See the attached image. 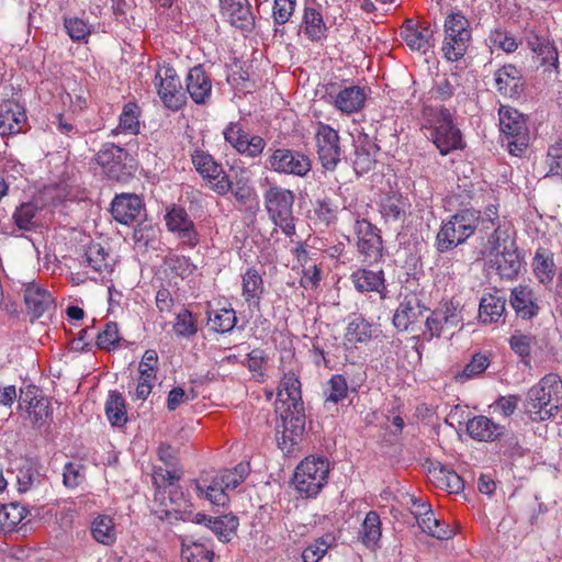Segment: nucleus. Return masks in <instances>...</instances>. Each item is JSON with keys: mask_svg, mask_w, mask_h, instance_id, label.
<instances>
[{"mask_svg": "<svg viewBox=\"0 0 562 562\" xmlns=\"http://www.w3.org/2000/svg\"><path fill=\"white\" fill-rule=\"evenodd\" d=\"M497 91L507 98L517 99L525 90V81L521 70L513 64H506L494 74Z\"/></svg>", "mask_w": 562, "mask_h": 562, "instance_id": "aec40b11", "label": "nucleus"}, {"mask_svg": "<svg viewBox=\"0 0 562 562\" xmlns=\"http://www.w3.org/2000/svg\"><path fill=\"white\" fill-rule=\"evenodd\" d=\"M536 57L539 65L544 67V72H554L555 76L560 74L559 52L550 40L538 48Z\"/></svg>", "mask_w": 562, "mask_h": 562, "instance_id": "8fccbe9b", "label": "nucleus"}, {"mask_svg": "<svg viewBox=\"0 0 562 562\" xmlns=\"http://www.w3.org/2000/svg\"><path fill=\"white\" fill-rule=\"evenodd\" d=\"M221 13L235 27L251 31L255 16L249 0H220Z\"/></svg>", "mask_w": 562, "mask_h": 562, "instance_id": "412c9836", "label": "nucleus"}, {"mask_svg": "<svg viewBox=\"0 0 562 562\" xmlns=\"http://www.w3.org/2000/svg\"><path fill=\"white\" fill-rule=\"evenodd\" d=\"M91 535L93 539L104 546H111L115 542L116 533L112 517L99 515L91 524Z\"/></svg>", "mask_w": 562, "mask_h": 562, "instance_id": "37998d69", "label": "nucleus"}, {"mask_svg": "<svg viewBox=\"0 0 562 562\" xmlns=\"http://www.w3.org/2000/svg\"><path fill=\"white\" fill-rule=\"evenodd\" d=\"M533 271L539 282H551L555 274L553 255L544 249H538L533 258Z\"/></svg>", "mask_w": 562, "mask_h": 562, "instance_id": "c03bdc74", "label": "nucleus"}, {"mask_svg": "<svg viewBox=\"0 0 562 562\" xmlns=\"http://www.w3.org/2000/svg\"><path fill=\"white\" fill-rule=\"evenodd\" d=\"M426 311L427 307L423 303L422 295L411 291L403 296L396 308L393 315V325L398 330H407L411 325L422 319Z\"/></svg>", "mask_w": 562, "mask_h": 562, "instance_id": "6ab92c4d", "label": "nucleus"}, {"mask_svg": "<svg viewBox=\"0 0 562 562\" xmlns=\"http://www.w3.org/2000/svg\"><path fill=\"white\" fill-rule=\"evenodd\" d=\"M402 36L406 45L413 49L426 53L434 46V31L429 24H420L415 26L412 21L402 31Z\"/></svg>", "mask_w": 562, "mask_h": 562, "instance_id": "2f4dec72", "label": "nucleus"}, {"mask_svg": "<svg viewBox=\"0 0 562 562\" xmlns=\"http://www.w3.org/2000/svg\"><path fill=\"white\" fill-rule=\"evenodd\" d=\"M105 414L112 426L121 427L126 424L125 400L120 392H110L105 403Z\"/></svg>", "mask_w": 562, "mask_h": 562, "instance_id": "79ce46f5", "label": "nucleus"}, {"mask_svg": "<svg viewBox=\"0 0 562 562\" xmlns=\"http://www.w3.org/2000/svg\"><path fill=\"white\" fill-rule=\"evenodd\" d=\"M282 430H277V442L281 450L290 453L305 429L304 404H288L281 414Z\"/></svg>", "mask_w": 562, "mask_h": 562, "instance_id": "f8f14e48", "label": "nucleus"}, {"mask_svg": "<svg viewBox=\"0 0 562 562\" xmlns=\"http://www.w3.org/2000/svg\"><path fill=\"white\" fill-rule=\"evenodd\" d=\"M223 135L224 139L239 155L251 159L260 157L267 145L266 140L261 136L250 134L238 122L229 123L225 127Z\"/></svg>", "mask_w": 562, "mask_h": 562, "instance_id": "4468645a", "label": "nucleus"}, {"mask_svg": "<svg viewBox=\"0 0 562 562\" xmlns=\"http://www.w3.org/2000/svg\"><path fill=\"white\" fill-rule=\"evenodd\" d=\"M467 432L476 441H499L504 454H519L521 447L517 436L506 426L495 423L493 419L479 415L469 419Z\"/></svg>", "mask_w": 562, "mask_h": 562, "instance_id": "20e7f679", "label": "nucleus"}, {"mask_svg": "<svg viewBox=\"0 0 562 562\" xmlns=\"http://www.w3.org/2000/svg\"><path fill=\"white\" fill-rule=\"evenodd\" d=\"M381 214L386 221H400L405 215L404 202L398 196H387L381 203Z\"/></svg>", "mask_w": 562, "mask_h": 562, "instance_id": "338daca9", "label": "nucleus"}, {"mask_svg": "<svg viewBox=\"0 0 562 562\" xmlns=\"http://www.w3.org/2000/svg\"><path fill=\"white\" fill-rule=\"evenodd\" d=\"M195 488L200 497L206 498L215 506H225L228 502L227 488H214L206 482H195Z\"/></svg>", "mask_w": 562, "mask_h": 562, "instance_id": "69168bd1", "label": "nucleus"}, {"mask_svg": "<svg viewBox=\"0 0 562 562\" xmlns=\"http://www.w3.org/2000/svg\"><path fill=\"white\" fill-rule=\"evenodd\" d=\"M157 92L166 108L178 111L187 102L180 78L172 67H164L155 75Z\"/></svg>", "mask_w": 562, "mask_h": 562, "instance_id": "ddd939ff", "label": "nucleus"}, {"mask_svg": "<svg viewBox=\"0 0 562 562\" xmlns=\"http://www.w3.org/2000/svg\"><path fill=\"white\" fill-rule=\"evenodd\" d=\"M355 233L358 237L357 247L368 262H375L382 257V237L379 229L367 220H357Z\"/></svg>", "mask_w": 562, "mask_h": 562, "instance_id": "a211bd4d", "label": "nucleus"}, {"mask_svg": "<svg viewBox=\"0 0 562 562\" xmlns=\"http://www.w3.org/2000/svg\"><path fill=\"white\" fill-rule=\"evenodd\" d=\"M85 261L99 273L110 272L112 270L109 252L99 243H91L88 245L85 252Z\"/></svg>", "mask_w": 562, "mask_h": 562, "instance_id": "a19ab883", "label": "nucleus"}, {"mask_svg": "<svg viewBox=\"0 0 562 562\" xmlns=\"http://www.w3.org/2000/svg\"><path fill=\"white\" fill-rule=\"evenodd\" d=\"M263 199L267 212L272 222L279 226L286 236L294 235L293 192L281 187H271L265 192Z\"/></svg>", "mask_w": 562, "mask_h": 562, "instance_id": "6e6552de", "label": "nucleus"}, {"mask_svg": "<svg viewBox=\"0 0 562 562\" xmlns=\"http://www.w3.org/2000/svg\"><path fill=\"white\" fill-rule=\"evenodd\" d=\"M499 126L507 139V147L512 155L521 156L530 142V132L527 117L517 109L501 105L498 111Z\"/></svg>", "mask_w": 562, "mask_h": 562, "instance_id": "423d86ee", "label": "nucleus"}, {"mask_svg": "<svg viewBox=\"0 0 562 562\" xmlns=\"http://www.w3.org/2000/svg\"><path fill=\"white\" fill-rule=\"evenodd\" d=\"M26 124L25 110L16 102L7 101L0 108V135H14Z\"/></svg>", "mask_w": 562, "mask_h": 562, "instance_id": "cd10ccee", "label": "nucleus"}, {"mask_svg": "<svg viewBox=\"0 0 562 562\" xmlns=\"http://www.w3.org/2000/svg\"><path fill=\"white\" fill-rule=\"evenodd\" d=\"M490 43L505 53H514L518 48V42L507 31L496 27L488 35Z\"/></svg>", "mask_w": 562, "mask_h": 562, "instance_id": "0e129e2a", "label": "nucleus"}, {"mask_svg": "<svg viewBox=\"0 0 562 562\" xmlns=\"http://www.w3.org/2000/svg\"><path fill=\"white\" fill-rule=\"evenodd\" d=\"M326 90L334 108L346 115L360 112L368 98L366 89L357 85L329 83Z\"/></svg>", "mask_w": 562, "mask_h": 562, "instance_id": "2eb2a0df", "label": "nucleus"}, {"mask_svg": "<svg viewBox=\"0 0 562 562\" xmlns=\"http://www.w3.org/2000/svg\"><path fill=\"white\" fill-rule=\"evenodd\" d=\"M139 108L136 103L128 102L124 105L123 111L120 115V123L116 130L112 131V134H116L117 130L121 132L130 133L133 135L139 132Z\"/></svg>", "mask_w": 562, "mask_h": 562, "instance_id": "09e8293b", "label": "nucleus"}, {"mask_svg": "<svg viewBox=\"0 0 562 562\" xmlns=\"http://www.w3.org/2000/svg\"><path fill=\"white\" fill-rule=\"evenodd\" d=\"M191 159L198 173L209 183L213 191L217 179H222V176H227L222 165L207 151L196 149L192 154Z\"/></svg>", "mask_w": 562, "mask_h": 562, "instance_id": "c85d7f7f", "label": "nucleus"}, {"mask_svg": "<svg viewBox=\"0 0 562 562\" xmlns=\"http://www.w3.org/2000/svg\"><path fill=\"white\" fill-rule=\"evenodd\" d=\"M113 218L124 225L138 222L143 213L142 200L136 194L116 195L111 204Z\"/></svg>", "mask_w": 562, "mask_h": 562, "instance_id": "4be33fe9", "label": "nucleus"}, {"mask_svg": "<svg viewBox=\"0 0 562 562\" xmlns=\"http://www.w3.org/2000/svg\"><path fill=\"white\" fill-rule=\"evenodd\" d=\"M329 463L322 457H307L296 467L293 484L297 492L308 497L316 496L326 485Z\"/></svg>", "mask_w": 562, "mask_h": 562, "instance_id": "39448f33", "label": "nucleus"}, {"mask_svg": "<svg viewBox=\"0 0 562 562\" xmlns=\"http://www.w3.org/2000/svg\"><path fill=\"white\" fill-rule=\"evenodd\" d=\"M238 519L235 516L212 517L209 528L223 542H228L231 536L237 530Z\"/></svg>", "mask_w": 562, "mask_h": 562, "instance_id": "603ef678", "label": "nucleus"}, {"mask_svg": "<svg viewBox=\"0 0 562 562\" xmlns=\"http://www.w3.org/2000/svg\"><path fill=\"white\" fill-rule=\"evenodd\" d=\"M561 396V379L557 374H548L528 391L526 413L533 422L547 420L558 413Z\"/></svg>", "mask_w": 562, "mask_h": 562, "instance_id": "f03ea898", "label": "nucleus"}, {"mask_svg": "<svg viewBox=\"0 0 562 562\" xmlns=\"http://www.w3.org/2000/svg\"><path fill=\"white\" fill-rule=\"evenodd\" d=\"M187 92L196 104H205L211 99L212 81L204 68L199 65L188 72Z\"/></svg>", "mask_w": 562, "mask_h": 562, "instance_id": "a878e982", "label": "nucleus"}, {"mask_svg": "<svg viewBox=\"0 0 562 562\" xmlns=\"http://www.w3.org/2000/svg\"><path fill=\"white\" fill-rule=\"evenodd\" d=\"M335 544V537L330 533L317 538L302 552L303 562H319L328 549Z\"/></svg>", "mask_w": 562, "mask_h": 562, "instance_id": "de8ad7c7", "label": "nucleus"}, {"mask_svg": "<svg viewBox=\"0 0 562 562\" xmlns=\"http://www.w3.org/2000/svg\"><path fill=\"white\" fill-rule=\"evenodd\" d=\"M429 473L436 485L449 493L458 494L464 487L461 476L456 471L442 465L441 463L434 465V468L429 470Z\"/></svg>", "mask_w": 562, "mask_h": 562, "instance_id": "c9c22d12", "label": "nucleus"}, {"mask_svg": "<svg viewBox=\"0 0 562 562\" xmlns=\"http://www.w3.org/2000/svg\"><path fill=\"white\" fill-rule=\"evenodd\" d=\"M173 330L181 337H191L196 334V322L189 310L183 308L177 314Z\"/></svg>", "mask_w": 562, "mask_h": 562, "instance_id": "e2e57ef3", "label": "nucleus"}, {"mask_svg": "<svg viewBox=\"0 0 562 562\" xmlns=\"http://www.w3.org/2000/svg\"><path fill=\"white\" fill-rule=\"evenodd\" d=\"M326 24L318 9L306 7L303 15V33L313 41L318 42L326 37Z\"/></svg>", "mask_w": 562, "mask_h": 562, "instance_id": "e433bc0d", "label": "nucleus"}, {"mask_svg": "<svg viewBox=\"0 0 562 562\" xmlns=\"http://www.w3.org/2000/svg\"><path fill=\"white\" fill-rule=\"evenodd\" d=\"M214 192L218 195H226L231 192L241 205H247L256 196L255 189L251 187L249 179L245 177L232 181L228 176H222V179H217L214 183Z\"/></svg>", "mask_w": 562, "mask_h": 562, "instance_id": "393cba45", "label": "nucleus"}, {"mask_svg": "<svg viewBox=\"0 0 562 562\" xmlns=\"http://www.w3.org/2000/svg\"><path fill=\"white\" fill-rule=\"evenodd\" d=\"M250 472V465L248 462H239L233 469L221 470L222 475L221 482L227 490L236 488L243 483Z\"/></svg>", "mask_w": 562, "mask_h": 562, "instance_id": "5fc2aeb1", "label": "nucleus"}, {"mask_svg": "<svg viewBox=\"0 0 562 562\" xmlns=\"http://www.w3.org/2000/svg\"><path fill=\"white\" fill-rule=\"evenodd\" d=\"M423 130L429 131L428 138L437 147L440 155L446 156L453 150L465 148L460 128L454 123V117L445 106H425L423 110Z\"/></svg>", "mask_w": 562, "mask_h": 562, "instance_id": "f257e3e1", "label": "nucleus"}, {"mask_svg": "<svg viewBox=\"0 0 562 562\" xmlns=\"http://www.w3.org/2000/svg\"><path fill=\"white\" fill-rule=\"evenodd\" d=\"M463 316L460 303L453 300L442 302L426 318L423 336L426 340L438 338L446 330L462 327Z\"/></svg>", "mask_w": 562, "mask_h": 562, "instance_id": "9b49d317", "label": "nucleus"}, {"mask_svg": "<svg viewBox=\"0 0 562 562\" xmlns=\"http://www.w3.org/2000/svg\"><path fill=\"white\" fill-rule=\"evenodd\" d=\"M26 509L18 504L0 505V528L14 527L25 517Z\"/></svg>", "mask_w": 562, "mask_h": 562, "instance_id": "052dcab7", "label": "nucleus"}, {"mask_svg": "<svg viewBox=\"0 0 562 562\" xmlns=\"http://www.w3.org/2000/svg\"><path fill=\"white\" fill-rule=\"evenodd\" d=\"M507 245H516V243L510 237L509 224L504 222L503 225L495 227L487 237L485 251L490 255H494L495 252L504 250L505 247L508 248Z\"/></svg>", "mask_w": 562, "mask_h": 562, "instance_id": "49530a36", "label": "nucleus"}, {"mask_svg": "<svg viewBox=\"0 0 562 562\" xmlns=\"http://www.w3.org/2000/svg\"><path fill=\"white\" fill-rule=\"evenodd\" d=\"M417 522L424 532L439 540L450 539L454 535V530L449 525L436 518L431 509L419 513Z\"/></svg>", "mask_w": 562, "mask_h": 562, "instance_id": "f704fd0d", "label": "nucleus"}, {"mask_svg": "<svg viewBox=\"0 0 562 562\" xmlns=\"http://www.w3.org/2000/svg\"><path fill=\"white\" fill-rule=\"evenodd\" d=\"M29 408V416L33 426L36 428H41L43 425H45L52 414L49 409V403L45 398H31Z\"/></svg>", "mask_w": 562, "mask_h": 562, "instance_id": "bf43d9fd", "label": "nucleus"}, {"mask_svg": "<svg viewBox=\"0 0 562 562\" xmlns=\"http://www.w3.org/2000/svg\"><path fill=\"white\" fill-rule=\"evenodd\" d=\"M265 294L262 276L255 268H248L241 276V295L249 307L260 311V302Z\"/></svg>", "mask_w": 562, "mask_h": 562, "instance_id": "c756f323", "label": "nucleus"}, {"mask_svg": "<svg viewBox=\"0 0 562 562\" xmlns=\"http://www.w3.org/2000/svg\"><path fill=\"white\" fill-rule=\"evenodd\" d=\"M353 146V155L350 158L353 170L357 175L369 172L376 162L379 146L367 134L358 135Z\"/></svg>", "mask_w": 562, "mask_h": 562, "instance_id": "5701e85b", "label": "nucleus"}, {"mask_svg": "<svg viewBox=\"0 0 562 562\" xmlns=\"http://www.w3.org/2000/svg\"><path fill=\"white\" fill-rule=\"evenodd\" d=\"M351 281L357 291L382 293L385 290L384 273L382 270L358 269L351 274Z\"/></svg>", "mask_w": 562, "mask_h": 562, "instance_id": "72a5a7b5", "label": "nucleus"}, {"mask_svg": "<svg viewBox=\"0 0 562 562\" xmlns=\"http://www.w3.org/2000/svg\"><path fill=\"white\" fill-rule=\"evenodd\" d=\"M266 160V168L280 175L305 177L312 169V161L307 155L300 150L281 147L270 149Z\"/></svg>", "mask_w": 562, "mask_h": 562, "instance_id": "9d476101", "label": "nucleus"}, {"mask_svg": "<svg viewBox=\"0 0 562 562\" xmlns=\"http://www.w3.org/2000/svg\"><path fill=\"white\" fill-rule=\"evenodd\" d=\"M508 248L495 252V265L502 279L512 280L518 276L522 261L516 245H507Z\"/></svg>", "mask_w": 562, "mask_h": 562, "instance_id": "473e14b6", "label": "nucleus"}, {"mask_svg": "<svg viewBox=\"0 0 562 562\" xmlns=\"http://www.w3.org/2000/svg\"><path fill=\"white\" fill-rule=\"evenodd\" d=\"M213 555V551L202 543L187 544L182 542L181 557L184 562H212Z\"/></svg>", "mask_w": 562, "mask_h": 562, "instance_id": "13d9d810", "label": "nucleus"}, {"mask_svg": "<svg viewBox=\"0 0 562 562\" xmlns=\"http://www.w3.org/2000/svg\"><path fill=\"white\" fill-rule=\"evenodd\" d=\"M120 339L116 323L109 322L104 325L103 330L98 334L95 344L100 349L110 350L119 345Z\"/></svg>", "mask_w": 562, "mask_h": 562, "instance_id": "774afa93", "label": "nucleus"}, {"mask_svg": "<svg viewBox=\"0 0 562 562\" xmlns=\"http://www.w3.org/2000/svg\"><path fill=\"white\" fill-rule=\"evenodd\" d=\"M317 153L322 166L334 170L341 160L342 149L339 145V134L331 126L319 123L316 132Z\"/></svg>", "mask_w": 562, "mask_h": 562, "instance_id": "f3484780", "label": "nucleus"}, {"mask_svg": "<svg viewBox=\"0 0 562 562\" xmlns=\"http://www.w3.org/2000/svg\"><path fill=\"white\" fill-rule=\"evenodd\" d=\"M546 165L548 167L546 177H559L562 180V138L548 147Z\"/></svg>", "mask_w": 562, "mask_h": 562, "instance_id": "4d7b16f0", "label": "nucleus"}, {"mask_svg": "<svg viewBox=\"0 0 562 562\" xmlns=\"http://www.w3.org/2000/svg\"><path fill=\"white\" fill-rule=\"evenodd\" d=\"M509 302L516 315L522 319H531L537 316L540 311L538 296L533 290L527 285L514 288L510 293Z\"/></svg>", "mask_w": 562, "mask_h": 562, "instance_id": "bb28decb", "label": "nucleus"}, {"mask_svg": "<svg viewBox=\"0 0 562 562\" xmlns=\"http://www.w3.org/2000/svg\"><path fill=\"white\" fill-rule=\"evenodd\" d=\"M278 396L283 404L303 405L301 382L294 372L290 371L283 374Z\"/></svg>", "mask_w": 562, "mask_h": 562, "instance_id": "58836bf2", "label": "nucleus"}, {"mask_svg": "<svg viewBox=\"0 0 562 562\" xmlns=\"http://www.w3.org/2000/svg\"><path fill=\"white\" fill-rule=\"evenodd\" d=\"M445 41L442 52L450 61L461 59L469 46L471 31L469 21L460 12L450 13L445 21Z\"/></svg>", "mask_w": 562, "mask_h": 562, "instance_id": "1a4fd4ad", "label": "nucleus"}, {"mask_svg": "<svg viewBox=\"0 0 562 562\" xmlns=\"http://www.w3.org/2000/svg\"><path fill=\"white\" fill-rule=\"evenodd\" d=\"M40 207L33 202L22 203L16 207L13 220L16 226L23 231H31L36 226V215Z\"/></svg>", "mask_w": 562, "mask_h": 562, "instance_id": "3c124183", "label": "nucleus"}, {"mask_svg": "<svg viewBox=\"0 0 562 562\" xmlns=\"http://www.w3.org/2000/svg\"><path fill=\"white\" fill-rule=\"evenodd\" d=\"M86 480V467L78 462H67L64 465L63 483L67 488H76Z\"/></svg>", "mask_w": 562, "mask_h": 562, "instance_id": "680f3d73", "label": "nucleus"}, {"mask_svg": "<svg viewBox=\"0 0 562 562\" xmlns=\"http://www.w3.org/2000/svg\"><path fill=\"white\" fill-rule=\"evenodd\" d=\"M165 223L168 231L187 247L194 248L200 243V234L184 207L173 204L167 209Z\"/></svg>", "mask_w": 562, "mask_h": 562, "instance_id": "dca6fc26", "label": "nucleus"}, {"mask_svg": "<svg viewBox=\"0 0 562 562\" xmlns=\"http://www.w3.org/2000/svg\"><path fill=\"white\" fill-rule=\"evenodd\" d=\"M371 338L372 325L360 315L351 317L347 326L346 339L350 344H362Z\"/></svg>", "mask_w": 562, "mask_h": 562, "instance_id": "a18cd8bd", "label": "nucleus"}, {"mask_svg": "<svg viewBox=\"0 0 562 562\" xmlns=\"http://www.w3.org/2000/svg\"><path fill=\"white\" fill-rule=\"evenodd\" d=\"M490 363L488 356L477 352L472 356L470 362L463 368L462 372L457 374L456 379L463 382L476 378L488 368Z\"/></svg>", "mask_w": 562, "mask_h": 562, "instance_id": "6e6d98bb", "label": "nucleus"}, {"mask_svg": "<svg viewBox=\"0 0 562 562\" xmlns=\"http://www.w3.org/2000/svg\"><path fill=\"white\" fill-rule=\"evenodd\" d=\"M506 299L487 293L480 300L479 317L483 324L505 323Z\"/></svg>", "mask_w": 562, "mask_h": 562, "instance_id": "7c9ffc66", "label": "nucleus"}, {"mask_svg": "<svg viewBox=\"0 0 562 562\" xmlns=\"http://www.w3.org/2000/svg\"><path fill=\"white\" fill-rule=\"evenodd\" d=\"M480 212L464 209L443 222L436 236V248L447 252L463 244L479 226Z\"/></svg>", "mask_w": 562, "mask_h": 562, "instance_id": "7ed1b4c3", "label": "nucleus"}, {"mask_svg": "<svg viewBox=\"0 0 562 562\" xmlns=\"http://www.w3.org/2000/svg\"><path fill=\"white\" fill-rule=\"evenodd\" d=\"M24 303L33 322L42 317L54 305V300L46 289L35 282H30L24 286Z\"/></svg>", "mask_w": 562, "mask_h": 562, "instance_id": "b1692460", "label": "nucleus"}, {"mask_svg": "<svg viewBox=\"0 0 562 562\" xmlns=\"http://www.w3.org/2000/svg\"><path fill=\"white\" fill-rule=\"evenodd\" d=\"M325 394V403H334L337 404L347 397L348 394V384L347 380L342 374L333 375L328 383L327 387L324 391Z\"/></svg>", "mask_w": 562, "mask_h": 562, "instance_id": "864d4df0", "label": "nucleus"}, {"mask_svg": "<svg viewBox=\"0 0 562 562\" xmlns=\"http://www.w3.org/2000/svg\"><path fill=\"white\" fill-rule=\"evenodd\" d=\"M207 324L210 325V328L215 333H229L237 324L236 313L233 308L227 307H223L217 311H209Z\"/></svg>", "mask_w": 562, "mask_h": 562, "instance_id": "ea45409f", "label": "nucleus"}, {"mask_svg": "<svg viewBox=\"0 0 562 562\" xmlns=\"http://www.w3.org/2000/svg\"><path fill=\"white\" fill-rule=\"evenodd\" d=\"M95 160L105 176L117 182H127L137 169L133 156L113 143H105L97 153Z\"/></svg>", "mask_w": 562, "mask_h": 562, "instance_id": "0eeeda50", "label": "nucleus"}, {"mask_svg": "<svg viewBox=\"0 0 562 562\" xmlns=\"http://www.w3.org/2000/svg\"><path fill=\"white\" fill-rule=\"evenodd\" d=\"M382 536L381 519L376 512L371 510L367 514L360 531L359 539L369 549L375 550L379 548V542Z\"/></svg>", "mask_w": 562, "mask_h": 562, "instance_id": "4c0bfd02", "label": "nucleus"}]
</instances>
